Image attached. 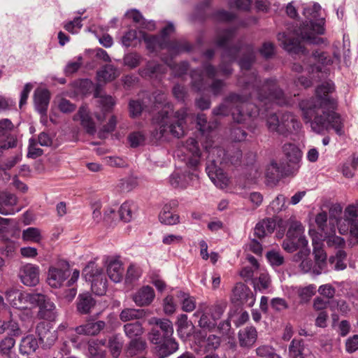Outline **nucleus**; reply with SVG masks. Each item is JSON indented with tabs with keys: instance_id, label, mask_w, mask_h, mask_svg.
I'll list each match as a JSON object with an SVG mask.
<instances>
[{
	"instance_id": "obj_6",
	"label": "nucleus",
	"mask_w": 358,
	"mask_h": 358,
	"mask_svg": "<svg viewBox=\"0 0 358 358\" xmlns=\"http://www.w3.org/2000/svg\"><path fill=\"white\" fill-rule=\"evenodd\" d=\"M186 157L184 159L188 169L196 171L200 165L201 152L197 141L193 138H189L183 145ZM198 175L194 172L185 171L182 174L174 172L170 176V183L173 187H186L190 181Z\"/></svg>"
},
{
	"instance_id": "obj_58",
	"label": "nucleus",
	"mask_w": 358,
	"mask_h": 358,
	"mask_svg": "<svg viewBox=\"0 0 358 358\" xmlns=\"http://www.w3.org/2000/svg\"><path fill=\"white\" fill-rule=\"evenodd\" d=\"M36 144H37V143H36V140H34L33 138H31L29 140L27 157L31 158V159H36L43 155V150L39 148H37Z\"/></svg>"
},
{
	"instance_id": "obj_38",
	"label": "nucleus",
	"mask_w": 358,
	"mask_h": 358,
	"mask_svg": "<svg viewBox=\"0 0 358 358\" xmlns=\"http://www.w3.org/2000/svg\"><path fill=\"white\" fill-rule=\"evenodd\" d=\"M146 316V311L143 309L124 308L120 314L121 321L126 322L134 320H140Z\"/></svg>"
},
{
	"instance_id": "obj_54",
	"label": "nucleus",
	"mask_w": 358,
	"mask_h": 358,
	"mask_svg": "<svg viewBox=\"0 0 358 358\" xmlns=\"http://www.w3.org/2000/svg\"><path fill=\"white\" fill-rule=\"evenodd\" d=\"M162 66L154 62H149L146 67L141 71L143 76L153 77L155 74L162 73Z\"/></svg>"
},
{
	"instance_id": "obj_35",
	"label": "nucleus",
	"mask_w": 358,
	"mask_h": 358,
	"mask_svg": "<svg viewBox=\"0 0 358 358\" xmlns=\"http://www.w3.org/2000/svg\"><path fill=\"white\" fill-rule=\"evenodd\" d=\"M308 241L306 238H299V239L294 237H287L283 241L282 247L288 252H294L301 247H306Z\"/></svg>"
},
{
	"instance_id": "obj_39",
	"label": "nucleus",
	"mask_w": 358,
	"mask_h": 358,
	"mask_svg": "<svg viewBox=\"0 0 358 358\" xmlns=\"http://www.w3.org/2000/svg\"><path fill=\"white\" fill-rule=\"evenodd\" d=\"M38 348V341L33 335L24 337L20 342V352L23 355H30Z\"/></svg>"
},
{
	"instance_id": "obj_19",
	"label": "nucleus",
	"mask_w": 358,
	"mask_h": 358,
	"mask_svg": "<svg viewBox=\"0 0 358 358\" xmlns=\"http://www.w3.org/2000/svg\"><path fill=\"white\" fill-rule=\"evenodd\" d=\"M278 40L280 42L282 47L289 53L304 55L308 54L306 48L296 39L288 36L285 33H279Z\"/></svg>"
},
{
	"instance_id": "obj_28",
	"label": "nucleus",
	"mask_w": 358,
	"mask_h": 358,
	"mask_svg": "<svg viewBox=\"0 0 358 358\" xmlns=\"http://www.w3.org/2000/svg\"><path fill=\"white\" fill-rule=\"evenodd\" d=\"M17 203V198L15 194L0 192V214L7 215L15 213L13 206Z\"/></svg>"
},
{
	"instance_id": "obj_12",
	"label": "nucleus",
	"mask_w": 358,
	"mask_h": 358,
	"mask_svg": "<svg viewBox=\"0 0 358 358\" xmlns=\"http://www.w3.org/2000/svg\"><path fill=\"white\" fill-rule=\"evenodd\" d=\"M38 293H26L18 289H10L6 292V299L13 308L17 309H27L29 304L33 305L39 299Z\"/></svg>"
},
{
	"instance_id": "obj_20",
	"label": "nucleus",
	"mask_w": 358,
	"mask_h": 358,
	"mask_svg": "<svg viewBox=\"0 0 358 358\" xmlns=\"http://www.w3.org/2000/svg\"><path fill=\"white\" fill-rule=\"evenodd\" d=\"M232 301L241 304L248 303L252 306L254 303L252 293L250 289L242 282L236 283L232 290Z\"/></svg>"
},
{
	"instance_id": "obj_59",
	"label": "nucleus",
	"mask_w": 358,
	"mask_h": 358,
	"mask_svg": "<svg viewBox=\"0 0 358 358\" xmlns=\"http://www.w3.org/2000/svg\"><path fill=\"white\" fill-rule=\"evenodd\" d=\"M89 358H106V352L94 343H88Z\"/></svg>"
},
{
	"instance_id": "obj_10",
	"label": "nucleus",
	"mask_w": 358,
	"mask_h": 358,
	"mask_svg": "<svg viewBox=\"0 0 358 358\" xmlns=\"http://www.w3.org/2000/svg\"><path fill=\"white\" fill-rule=\"evenodd\" d=\"M338 225L340 234L350 231L358 238V200L345 208L343 218L338 222Z\"/></svg>"
},
{
	"instance_id": "obj_52",
	"label": "nucleus",
	"mask_w": 358,
	"mask_h": 358,
	"mask_svg": "<svg viewBox=\"0 0 358 358\" xmlns=\"http://www.w3.org/2000/svg\"><path fill=\"white\" fill-rule=\"evenodd\" d=\"M311 58L314 62H317L323 66L331 65L334 62L332 59L324 52H319L317 50L312 53Z\"/></svg>"
},
{
	"instance_id": "obj_17",
	"label": "nucleus",
	"mask_w": 358,
	"mask_h": 358,
	"mask_svg": "<svg viewBox=\"0 0 358 358\" xmlns=\"http://www.w3.org/2000/svg\"><path fill=\"white\" fill-rule=\"evenodd\" d=\"M19 277L24 285L35 286L39 282V268L31 264H24L20 268Z\"/></svg>"
},
{
	"instance_id": "obj_56",
	"label": "nucleus",
	"mask_w": 358,
	"mask_h": 358,
	"mask_svg": "<svg viewBox=\"0 0 358 358\" xmlns=\"http://www.w3.org/2000/svg\"><path fill=\"white\" fill-rule=\"evenodd\" d=\"M83 64V57L78 56L76 61L69 62L65 69L64 72L66 76H70L77 72Z\"/></svg>"
},
{
	"instance_id": "obj_34",
	"label": "nucleus",
	"mask_w": 358,
	"mask_h": 358,
	"mask_svg": "<svg viewBox=\"0 0 358 358\" xmlns=\"http://www.w3.org/2000/svg\"><path fill=\"white\" fill-rule=\"evenodd\" d=\"M246 88L259 89L266 88V90H273L276 85L275 79H267L262 83V81L257 78V75L252 74V80L244 81Z\"/></svg>"
},
{
	"instance_id": "obj_4",
	"label": "nucleus",
	"mask_w": 358,
	"mask_h": 358,
	"mask_svg": "<svg viewBox=\"0 0 358 358\" xmlns=\"http://www.w3.org/2000/svg\"><path fill=\"white\" fill-rule=\"evenodd\" d=\"M321 6L317 3L303 8V15L306 18L300 27L295 30L296 34L302 41L310 44L319 45L324 42L317 35L324 33V18L321 17Z\"/></svg>"
},
{
	"instance_id": "obj_48",
	"label": "nucleus",
	"mask_w": 358,
	"mask_h": 358,
	"mask_svg": "<svg viewBox=\"0 0 358 358\" xmlns=\"http://www.w3.org/2000/svg\"><path fill=\"white\" fill-rule=\"evenodd\" d=\"M103 91H94V97L99 99L98 102L105 111H109L115 105L111 96L103 94Z\"/></svg>"
},
{
	"instance_id": "obj_18",
	"label": "nucleus",
	"mask_w": 358,
	"mask_h": 358,
	"mask_svg": "<svg viewBox=\"0 0 358 358\" xmlns=\"http://www.w3.org/2000/svg\"><path fill=\"white\" fill-rule=\"evenodd\" d=\"M155 101H152L151 98L143 99L142 103L139 101H130L129 103V110L130 116L131 117H136L139 116L143 110L145 108H148L150 113L154 112L155 109L152 108V105L154 108L158 107L161 103L156 100V96L154 97Z\"/></svg>"
},
{
	"instance_id": "obj_53",
	"label": "nucleus",
	"mask_w": 358,
	"mask_h": 358,
	"mask_svg": "<svg viewBox=\"0 0 358 358\" xmlns=\"http://www.w3.org/2000/svg\"><path fill=\"white\" fill-rule=\"evenodd\" d=\"M286 198L282 194H279L271 203L269 208L272 210L274 213H278L286 208L285 206Z\"/></svg>"
},
{
	"instance_id": "obj_42",
	"label": "nucleus",
	"mask_w": 358,
	"mask_h": 358,
	"mask_svg": "<svg viewBox=\"0 0 358 358\" xmlns=\"http://www.w3.org/2000/svg\"><path fill=\"white\" fill-rule=\"evenodd\" d=\"M146 342L141 338L131 340L127 348L128 356L133 357L141 353L146 348Z\"/></svg>"
},
{
	"instance_id": "obj_51",
	"label": "nucleus",
	"mask_w": 358,
	"mask_h": 358,
	"mask_svg": "<svg viewBox=\"0 0 358 358\" xmlns=\"http://www.w3.org/2000/svg\"><path fill=\"white\" fill-rule=\"evenodd\" d=\"M316 292V287L314 285H309L306 287L299 289L298 294L301 302L306 303Z\"/></svg>"
},
{
	"instance_id": "obj_47",
	"label": "nucleus",
	"mask_w": 358,
	"mask_h": 358,
	"mask_svg": "<svg viewBox=\"0 0 358 358\" xmlns=\"http://www.w3.org/2000/svg\"><path fill=\"white\" fill-rule=\"evenodd\" d=\"M122 345L123 344L120 341L119 335L115 334L109 337L107 347L114 357H117L120 355Z\"/></svg>"
},
{
	"instance_id": "obj_13",
	"label": "nucleus",
	"mask_w": 358,
	"mask_h": 358,
	"mask_svg": "<svg viewBox=\"0 0 358 358\" xmlns=\"http://www.w3.org/2000/svg\"><path fill=\"white\" fill-rule=\"evenodd\" d=\"M152 323L154 326L149 334V339L152 343H159L162 339L173 337V327L169 320L154 317Z\"/></svg>"
},
{
	"instance_id": "obj_16",
	"label": "nucleus",
	"mask_w": 358,
	"mask_h": 358,
	"mask_svg": "<svg viewBox=\"0 0 358 358\" xmlns=\"http://www.w3.org/2000/svg\"><path fill=\"white\" fill-rule=\"evenodd\" d=\"M282 152L287 160L288 172H294L299 168L302 152L297 145L287 143L282 146Z\"/></svg>"
},
{
	"instance_id": "obj_2",
	"label": "nucleus",
	"mask_w": 358,
	"mask_h": 358,
	"mask_svg": "<svg viewBox=\"0 0 358 358\" xmlns=\"http://www.w3.org/2000/svg\"><path fill=\"white\" fill-rule=\"evenodd\" d=\"M253 95L257 97L259 106L238 94H233L229 97V100L236 104L232 111V116L237 123H245L257 117L260 112L259 107H264L268 110L274 104L287 106L294 102L292 99L285 96L284 91H253Z\"/></svg>"
},
{
	"instance_id": "obj_45",
	"label": "nucleus",
	"mask_w": 358,
	"mask_h": 358,
	"mask_svg": "<svg viewBox=\"0 0 358 358\" xmlns=\"http://www.w3.org/2000/svg\"><path fill=\"white\" fill-rule=\"evenodd\" d=\"M303 341L302 339H293L289 346V356L290 358H304Z\"/></svg>"
},
{
	"instance_id": "obj_9",
	"label": "nucleus",
	"mask_w": 358,
	"mask_h": 358,
	"mask_svg": "<svg viewBox=\"0 0 358 358\" xmlns=\"http://www.w3.org/2000/svg\"><path fill=\"white\" fill-rule=\"evenodd\" d=\"M83 275L86 281L91 282L92 292L99 296L103 295L107 289V280L94 263L90 262L83 270Z\"/></svg>"
},
{
	"instance_id": "obj_40",
	"label": "nucleus",
	"mask_w": 358,
	"mask_h": 358,
	"mask_svg": "<svg viewBox=\"0 0 358 358\" xmlns=\"http://www.w3.org/2000/svg\"><path fill=\"white\" fill-rule=\"evenodd\" d=\"M136 210V205L132 201H126L122 204L119 210L120 218L124 222H130Z\"/></svg>"
},
{
	"instance_id": "obj_36",
	"label": "nucleus",
	"mask_w": 358,
	"mask_h": 358,
	"mask_svg": "<svg viewBox=\"0 0 358 358\" xmlns=\"http://www.w3.org/2000/svg\"><path fill=\"white\" fill-rule=\"evenodd\" d=\"M123 329L125 335L131 340L141 338L142 334L144 333L142 323L139 321L124 324Z\"/></svg>"
},
{
	"instance_id": "obj_3",
	"label": "nucleus",
	"mask_w": 358,
	"mask_h": 358,
	"mask_svg": "<svg viewBox=\"0 0 358 358\" xmlns=\"http://www.w3.org/2000/svg\"><path fill=\"white\" fill-rule=\"evenodd\" d=\"M242 152L235 148L228 151L220 147H213L209 150L206 171L211 181L218 187L223 189L228 185V178L220 167L221 165H240Z\"/></svg>"
},
{
	"instance_id": "obj_24",
	"label": "nucleus",
	"mask_w": 358,
	"mask_h": 358,
	"mask_svg": "<svg viewBox=\"0 0 358 358\" xmlns=\"http://www.w3.org/2000/svg\"><path fill=\"white\" fill-rule=\"evenodd\" d=\"M155 296L154 289L147 285L143 286L133 294L131 299L136 306L142 307L149 306L154 300Z\"/></svg>"
},
{
	"instance_id": "obj_1",
	"label": "nucleus",
	"mask_w": 358,
	"mask_h": 358,
	"mask_svg": "<svg viewBox=\"0 0 358 358\" xmlns=\"http://www.w3.org/2000/svg\"><path fill=\"white\" fill-rule=\"evenodd\" d=\"M331 91H316L315 96L301 100L299 108L306 124H309L311 130L323 134L331 129L338 135L343 134V124L338 113L337 99Z\"/></svg>"
},
{
	"instance_id": "obj_50",
	"label": "nucleus",
	"mask_w": 358,
	"mask_h": 358,
	"mask_svg": "<svg viewBox=\"0 0 358 358\" xmlns=\"http://www.w3.org/2000/svg\"><path fill=\"white\" fill-rule=\"evenodd\" d=\"M245 52L247 53L243 58H241L239 61V65L241 69H249L254 62L255 59V52L252 47L246 46Z\"/></svg>"
},
{
	"instance_id": "obj_26",
	"label": "nucleus",
	"mask_w": 358,
	"mask_h": 358,
	"mask_svg": "<svg viewBox=\"0 0 358 358\" xmlns=\"http://www.w3.org/2000/svg\"><path fill=\"white\" fill-rule=\"evenodd\" d=\"M238 338L241 347L249 348L256 342L257 331L254 327L247 326L239 331Z\"/></svg>"
},
{
	"instance_id": "obj_43",
	"label": "nucleus",
	"mask_w": 358,
	"mask_h": 358,
	"mask_svg": "<svg viewBox=\"0 0 358 358\" xmlns=\"http://www.w3.org/2000/svg\"><path fill=\"white\" fill-rule=\"evenodd\" d=\"M159 220L165 224H176L179 222V216L171 211V207L165 205L159 215Z\"/></svg>"
},
{
	"instance_id": "obj_49",
	"label": "nucleus",
	"mask_w": 358,
	"mask_h": 358,
	"mask_svg": "<svg viewBox=\"0 0 358 358\" xmlns=\"http://www.w3.org/2000/svg\"><path fill=\"white\" fill-rule=\"evenodd\" d=\"M197 126L202 134L210 131L217 127V122H208L205 114H198L196 117Z\"/></svg>"
},
{
	"instance_id": "obj_31",
	"label": "nucleus",
	"mask_w": 358,
	"mask_h": 358,
	"mask_svg": "<svg viewBox=\"0 0 358 358\" xmlns=\"http://www.w3.org/2000/svg\"><path fill=\"white\" fill-rule=\"evenodd\" d=\"M276 227L275 222L271 219H264L259 222L254 229V236L257 238L262 240L268 234H272Z\"/></svg>"
},
{
	"instance_id": "obj_57",
	"label": "nucleus",
	"mask_w": 358,
	"mask_h": 358,
	"mask_svg": "<svg viewBox=\"0 0 358 358\" xmlns=\"http://www.w3.org/2000/svg\"><path fill=\"white\" fill-rule=\"evenodd\" d=\"M137 31L134 29L129 30L122 37L121 41L122 45L128 48L133 45H134L136 41L137 40Z\"/></svg>"
},
{
	"instance_id": "obj_5",
	"label": "nucleus",
	"mask_w": 358,
	"mask_h": 358,
	"mask_svg": "<svg viewBox=\"0 0 358 358\" xmlns=\"http://www.w3.org/2000/svg\"><path fill=\"white\" fill-rule=\"evenodd\" d=\"M186 117L187 113L184 109L174 113V120L171 117L166 109H162L152 117V123L155 125V129L151 132L152 137L159 140L169 134L176 138L183 136Z\"/></svg>"
},
{
	"instance_id": "obj_25",
	"label": "nucleus",
	"mask_w": 358,
	"mask_h": 358,
	"mask_svg": "<svg viewBox=\"0 0 358 358\" xmlns=\"http://www.w3.org/2000/svg\"><path fill=\"white\" fill-rule=\"evenodd\" d=\"M159 343L155 345V352L159 358H164L173 354L178 349V344L173 337L162 339Z\"/></svg>"
},
{
	"instance_id": "obj_63",
	"label": "nucleus",
	"mask_w": 358,
	"mask_h": 358,
	"mask_svg": "<svg viewBox=\"0 0 358 358\" xmlns=\"http://www.w3.org/2000/svg\"><path fill=\"white\" fill-rule=\"evenodd\" d=\"M15 341L12 337H6L0 341V351L4 355H8L14 347Z\"/></svg>"
},
{
	"instance_id": "obj_46",
	"label": "nucleus",
	"mask_w": 358,
	"mask_h": 358,
	"mask_svg": "<svg viewBox=\"0 0 358 358\" xmlns=\"http://www.w3.org/2000/svg\"><path fill=\"white\" fill-rule=\"evenodd\" d=\"M22 238L24 241L39 243L42 240L41 230L36 227H28L22 231Z\"/></svg>"
},
{
	"instance_id": "obj_27",
	"label": "nucleus",
	"mask_w": 358,
	"mask_h": 358,
	"mask_svg": "<svg viewBox=\"0 0 358 358\" xmlns=\"http://www.w3.org/2000/svg\"><path fill=\"white\" fill-rule=\"evenodd\" d=\"M107 273L109 278L114 282H120L123 278L124 269L120 260L111 257L107 260Z\"/></svg>"
},
{
	"instance_id": "obj_32",
	"label": "nucleus",
	"mask_w": 358,
	"mask_h": 358,
	"mask_svg": "<svg viewBox=\"0 0 358 358\" xmlns=\"http://www.w3.org/2000/svg\"><path fill=\"white\" fill-rule=\"evenodd\" d=\"M105 327L106 323L102 320L88 322L76 327L75 331L78 334L94 336L98 334Z\"/></svg>"
},
{
	"instance_id": "obj_14",
	"label": "nucleus",
	"mask_w": 358,
	"mask_h": 358,
	"mask_svg": "<svg viewBox=\"0 0 358 358\" xmlns=\"http://www.w3.org/2000/svg\"><path fill=\"white\" fill-rule=\"evenodd\" d=\"M38 301L34 302L32 306L39 308L38 316L43 320L50 322L55 321L57 317V310L55 303L45 295L38 293Z\"/></svg>"
},
{
	"instance_id": "obj_41",
	"label": "nucleus",
	"mask_w": 358,
	"mask_h": 358,
	"mask_svg": "<svg viewBox=\"0 0 358 358\" xmlns=\"http://www.w3.org/2000/svg\"><path fill=\"white\" fill-rule=\"evenodd\" d=\"M176 297L182 304V309L185 312H192L196 308V301L194 297L182 291H178Z\"/></svg>"
},
{
	"instance_id": "obj_21",
	"label": "nucleus",
	"mask_w": 358,
	"mask_h": 358,
	"mask_svg": "<svg viewBox=\"0 0 358 358\" xmlns=\"http://www.w3.org/2000/svg\"><path fill=\"white\" fill-rule=\"evenodd\" d=\"M313 255L315 259L313 274L318 275L325 272L327 266V254L320 243H313Z\"/></svg>"
},
{
	"instance_id": "obj_8",
	"label": "nucleus",
	"mask_w": 358,
	"mask_h": 358,
	"mask_svg": "<svg viewBox=\"0 0 358 358\" xmlns=\"http://www.w3.org/2000/svg\"><path fill=\"white\" fill-rule=\"evenodd\" d=\"M225 308V303H216L210 306L200 305L194 313V317H199V327L211 331L217 326V321L221 318Z\"/></svg>"
},
{
	"instance_id": "obj_64",
	"label": "nucleus",
	"mask_w": 358,
	"mask_h": 358,
	"mask_svg": "<svg viewBox=\"0 0 358 358\" xmlns=\"http://www.w3.org/2000/svg\"><path fill=\"white\" fill-rule=\"evenodd\" d=\"M317 291L320 295L329 299H332L336 293V289L331 284L320 285Z\"/></svg>"
},
{
	"instance_id": "obj_62",
	"label": "nucleus",
	"mask_w": 358,
	"mask_h": 358,
	"mask_svg": "<svg viewBox=\"0 0 358 358\" xmlns=\"http://www.w3.org/2000/svg\"><path fill=\"white\" fill-rule=\"evenodd\" d=\"M128 141L131 147L136 148L144 142L145 136L139 131L133 132L129 135Z\"/></svg>"
},
{
	"instance_id": "obj_61",
	"label": "nucleus",
	"mask_w": 358,
	"mask_h": 358,
	"mask_svg": "<svg viewBox=\"0 0 358 358\" xmlns=\"http://www.w3.org/2000/svg\"><path fill=\"white\" fill-rule=\"evenodd\" d=\"M124 64L130 68H135L139 65L141 57L136 53H129L124 57Z\"/></svg>"
},
{
	"instance_id": "obj_33",
	"label": "nucleus",
	"mask_w": 358,
	"mask_h": 358,
	"mask_svg": "<svg viewBox=\"0 0 358 358\" xmlns=\"http://www.w3.org/2000/svg\"><path fill=\"white\" fill-rule=\"evenodd\" d=\"M50 99V94L49 91H35V107L41 115H46Z\"/></svg>"
},
{
	"instance_id": "obj_44",
	"label": "nucleus",
	"mask_w": 358,
	"mask_h": 358,
	"mask_svg": "<svg viewBox=\"0 0 358 358\" xmlns=\"http://www.w3.org/2000/svg\"><path fill=\"white\" fill-rule=\"evenodd\" d=\"M289 224V226L286 234L287 237H294L298 239L299 238H306L303 235L304 228L300 222L290 218Z\"/></svg>"
},
{
	"instance_id": "obj_60",
	"label": "nucleus",
	"mask_w": 358,
	"mask_h": 358,
	"mask_svg": "<svg viewBox=\"0 0 358 358\" xmlns=\"http://www.w3.org/2000/svg\"><path fill=\"white\" fill-rule=\"evenodd\" d=\"M221 343V338L214 334L209 335L206 339L205 348L208 351L215 350Z\"/></svg>"
},
{
	"instance_id": "obj_55",
	"label": "nucleus",
	"mask_w": 358,
	"mask_h": 358,
	"mask_svg": "<svg viewBox=\"0 0 358 358\" xmlns=\"http://www.w3.org/2000/svg\"><path fill=\"white\" fill-rule=\"evenodd\" d=\"M326 243L329 247L334 248L336 250L345 247L344 238L336 235L329 236L326 239Z\"/></svg>"
},
{
	"instance_id": "obj_11",
	"label": "nucleus",
	"mask_w": 358,
	"mask_h": 358,
	"mask_svg": "<svg viewBox=\"0 0 358 358\" xmlns=\"http://www.w3.org/2000/svg\"><path fill=\"white\" fill-rule=\"evenodd\" d=\"M140 34L146 43L147 48L152 51L155 50L158 47L161 48H166L170 52L175 54L189 51L191 50V45L185 41H172L166 45H164L158 36H149L142 31H140Z\"/></svg>"
},
{
	"instance_id": "obj_30",
	"label": "nucleus",
	"mask_w": 358,
	"mask_h": 358,
	"mask_svg": "<svg viewBox=\"0 0 358 358\" xmlns=\"http://www.w3.org/2000/svg\"><path fill=\"white\" fill-rule=\"evenodd\" d=\"M73 120H79L81 125L87 134L93 135L96 133L95 123L85 107H80L79 108L78 113L74 115Z\"/></svg>"
},
{
	"instance_id": "obj_23",
	"label": "nucleus",
	"mask_w": 358,
	"mask_h": 358,
	"mask_svg": "<svg viewBox=\"0 0 358 358\" xmlns=\"http://www.w3.org/2000/svg\"><path fill=\"white\" fill-rule=\"evenodd\" d=\"M36 332L39 340L45 345L50 347L57 339L56 330L52 329L48 324L40 322L36 327Z\"/></svg>"
},
{
	"instance_id": "obj_37",
	"label": "nucleus",
	"mask_w": 358,
	"mask_h": 358,
	"mask_svg": "<svg viewBox=\"0 0 358 358\" xmlns=\"http://www.w3.org/2000/svg\"><path fill=\"white\" fill-rule=\"evenodd\" d=\"M117 76V70L113 65L104 66L96 73L97 80L99 83H106L113 80Z\"/></svg>"
},
{
	"instance_id": "obj_22",
	"label": "nucleus",
	"mask_w": 358,
	"mask_h": 358,
	"mask_svg": "<svg viewBox=\"0 0 358 358\" xmlns=\"http://www.w3.org/2000/svg\"><path fill=\"white\" fill-rule=\"evenodd\" d=\"M96 304V301L90 293H81L77 298L76 310L80 315H88L94 310Z\"/></svg>"
},
{
	"instance_id": "obj_15",
	"label": "nucleus",
	"mask_w": 358,
	"mask_h": 358,
	"mask_svg": "<svg viewBox=\"0 0 358 358\" xmlns=\"http://www.w3.org/2000/svg\"><path fill=\"white\" fill-rule=\"evenodd\" d=\"M234 32L231 30L227 29L219 34L217 45L220 48H224V52L222 54V60L227 62H233L236 59L238 52L240 51V48L237 47L229 48V41L233 37Z\"/></svg>"
},
{
	"instance_id": "obj_7",
	"label": "nucleus",
	"mask_w": 358,
	"mask_h": 358,
	"mask_svg": "<svg viewBox=\"0 0 358 358\" xmlns=\"http://www.w3.org/2000/svg\"><path fill=\"white\" fill-rule=\"evenodd\" d=\"M266 122L269 131L285 137L300 127L299 122L289 112L282 113L280 117L275 113H270L266 116Z\"/></svg>"
},
{
	"instance_id": "obj_29",
	"label": "nucleus",
	"mask_w": 358,
	"mask_h": 358,
	"mask_svg": "<svg viewBox=\"0 0 358 358\" xmlns=\"http://www.w3.org/2000/svg\"><path fill=\"white\" fill-rule=\"evenodd\" d=\"M70 275L68 268H50L48 271V282L52 287L57 288Z\"/></svg>"
}]
</instances>
